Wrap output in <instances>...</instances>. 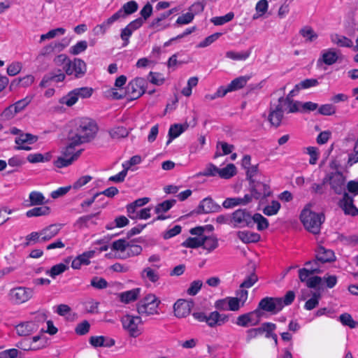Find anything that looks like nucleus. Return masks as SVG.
Returning <instances> with one entry per match:
<instances>
[{
  "label": "nucleus",
  "instance_id": "f257e3e1",
  "mask_svg": "<svg viewBox=\"0 0 358 358\" xmlns=\"http://www.w3.org/2000/svg\"><path fill=\"white\" fill-rule=\"evenodd\" d=\"M98 131V125L94 120L81 117L75 121V130H71L69 135L76 139L78 143L83 144L94 140Z\"/></svg>",
  "mask_w": 358,
  "mask_h": 358
},
{
  "label": "nucleus",
  "instance_id": "f03ea898",
  "mask_svg": "<svg viewBox=\"0 0 358 358\" xmlns=\"http://www.w3.org/2000/svg\"><path fill=\"white\" fill-rule=\"evenodd\" d=\"M300 220L304 228L308 232L314 235H318L320 234L321 226L325 220V216L322 213H315L306 207L300 214Z\"/></svg>",
  "mask_w": 358,
  "mask_h": 358
},
{
  "label": "nucleus",
  "instance_id": "7ed1b4c3",
  "mask_svg": "<svg viewBox=\"0 0 358 358\" xmlns=\"http://www.w3.org/2000/svg\"><path fill=\"white\" fill-rule=\"evenodd\" d=\"M68 140L69 143L62 150V157H59L57 160L54 162V164L57 168H63L71 165L75 160H76L83 150H80L75 152L76 146L81 145L78 143L77 141L74 139L71 136H68Z\"/></svg>",
  "mask_w": 358,
  "mask_h": 358
},
{
  "label": "nucleus",
  "instance_id": "20e7f679",
  "mask_svg": "<svg viewBox=\"0 0 358 358\" xmlns=\"http://www.w3.org/2000/svg\"><path fill=\"white\" fill-rule=\"evenodd\" d=\"M161 301L152 294H149L136 303V310L140 315L150 316L159 314L158 308Z\"/></svg>",
  "mask_w": 358,
  "mask_h": 358
},
{
  "label": "nucleus",
  "instance_id": "39448f33",
  "mask_svg": "<svg viewBox=\"0 0 358 358\" xmlns=\"http://www.w3.org/2000/svg\"><path fill=\"white\" fill-rule=\"evenodd\" d=\"M252 216L247 209L239 208L231 213L230 222L233 224L234 227L252 228L254 227Z\"/></svg>",
  "mask_w": 358,
  "mask_h": 358
},
{
  "label": "nucleus",
  "instance_id": "423d86ee",
  "mask_svg": "<svg viewBox=\"0 0 358 358\" xmlns=\"http://www.w3.org/2000/svg\"><path fill=\"white\" fill-rule=\"evenodd\" d=\"M92 92L93 89L92 87H83L76 88L63 96L60 100V103L66 104L68 106H72L78 101L79 98H89L92 96Z\"/></svg>",
  "mask_w": 358,
  "mask_h": 358
},
{
  "label": "nucleus",
  "instance_id": "0eeeda50",
  "mask_svg": "<svg viewBox=\"0 0 358 358\" xmlns=\"http://www.w3.org/2000/svg\"><path fill=\"white\" fill-rule=\"evenodd\" d=\"M121 322L123 329L128 332L131 337L136 338L141 334V331L138 327L139 324H143L141 316L127 314L121 318Z\"/></svg>",
  "mask_w": 358,
  "mask_h": 358
},
{
  "label": "nucleus",
  "instance_id": "6e6552de",
  "mask_svg": "<svg viewBox=\"0 0 358 358\" xmlns=\"http://www.w3.org/2000/svg\"><path fill=\"white\" fill-rule=\"evenodd\" d=\"M146 80L143 78H136L131 80L126 89V94L129 100H136L145 92Z\"/></svg>",
  "mask_w": 358,
  "mask_h": 358
},
{
  "label": "nucleus",
  "instance_id": "1a4fd4ad",
  "mask_svg": "<svg viewBox=\"0 0 358 358\" xmlns=\"http://www.w3.org/2000/svg\"><path fill=\"white\" fill-rule=\"evenodd\" d=\"M33 289L25 287L13 288L9 292L10 300L15 304H21L29 301L33 296Z\"/></svg>",
  "mask_w": 358,
  "mask_h": 358
},
{
  "label": "nucleus",
  "instance_id": "9d476101",
  "mask_svg": "<svg viewBox=\"0 0 358 358\" xmlns=\"http://www.w3.org/2000/svg\"><path fill=\"white\" fill-rule=\"evenodd\" d=\"M259 303V308L273 314L278 313L283 308L282 299L279 297L266 296L263 298Z\"/></svg>",
  "mask_w": 358,
  "mask_h": 358
},
{
  "label": "nucleus",
  "instance_id": "9b49d317",
  "mask_svg": "<svg viewBox=\"0 0 358 358\" xmlns=\"http://www.w3.org/2000/svg\"><path fill=\"white\" fill-rule=\"evenodd\" d=\"M250 192L255 199L265 198L271 195L270 186L263 181L253 180L249 182Z\"/></svg>",
  "mask_w": 358,
  "mask_h": 358
},
{
  "label": "nucleus",
  "instance_id": "f8f14e48",
  "mask_svg": "<svg viewBox=\"0 0 358 358\" xmlns=\"http://www.w3.org/2000/svg\"><path fill=\"white\" fill-rule=\"evenodd\" d=\"M64 70L67 75H71L75 73V77L77 78H82L87 71V66L85 62L79 58H75L73 61L66 64Z\"/></svg>",
  "mask_w": 358,
  "mask_h": 358
},
{
  "label": "nucleus",
  "instance_id": "ddd939ff",
  "mask_svg": "<svg viewBox=\"0 0 358 358\" xmlns=\"http://www.w3.org/2000/svg\"><path fill=\"white\" fill-rule=\"evenodd\" d=\"M222 210V207L216 203L211 197L203 199L199 204L197 208L192 212L196 214L218 213Z\"/></svg>",
  "mask_w": 358,
  "mask_h": 358
},
{
  "label": "nucleus",
  "instance_id": "4468645a",
  "mask_svg": "<svg viewBox=\"0 0 358 358\" xmlns=\"http://www.w3.org/2000/svg\"><path fill=\"white\" fill-rule=\"evenodd\" d=\"M338 206L344 211L345 215L355 216L358 215V209L354 205L353 196L344 192L343 198L339 201Z\"/></svg>",
  "mask_w": 358,
  "mask_h": 358
},
{
  "label": "nucleus",
  "instance_id": "2eb2a0df",
  "mask_svg": "<svg viewBox=\"0 0 358 358\" xmlns=\"http://www.w3.org/2000/svg\"><path fill=\"white\" fill-rule=\"evenodd\" d=\"M138 8V3L135 1H130L124 3L122 7L112 15V20L115 22L120 19H124L128 15L134 13Z\"/></svg>",
  "mask_w": 358,
  "mask_h": 358
},
{
  "label": "nucleus",
  "instance_id": "dca6fc26",
  "mask_svg": "<svg viewBox=\"0 0 358 358\" xmlns=\"http://www.w3.org/2000/svg\"><path fill=\"white\" fill-rule=\"evenodd\" d=\"M193 301H186L185 299L178 300L174 306V313L177 317L182 318L187 316L191 311V308L193 306Z\"/></svg>",
  "mask_w": 358,
  "mask_h": 358
},
{
  "label": "nucleus",
  "instance_id": "f3484780",
  "mask_svg": "<svg viewBox=\"0 0 358 358\" xmlns=\"http://www.w3.org/2000/svg\"><path fill=\"white\" fill-rule=\"evenodd\" d=\"M66 76L63 73L62 70L60 69H56L44 75L39 84V86L41 87H46L50 82H62L64 80Z\"/></svg>",
  "mask_w": 358,
  "mask_h": 358
},
{
  "label": "nucleus",
  "instance_id": "a211bd4d",
  "mask_svg": "<svg viewBox=\"0 0 358 358\" xmlns=\"http://www.w3.org/2000/svg\"><path fill=\"white\" fill-rule=\"evenodd\" d=\"M284 110L282 108V103L278 102L274 109L270 108L268 120L271 125L278 127L283 118Z\"/></svg>",
  "mask_w": 358,
  "mask_h": 358
},
{
  "label": "nucleus",
  "instance_id": "6ab92c4d",
  "mask_svg": "<svg viewBox=\"0 0 358 358\" xmlns=\"http://www.w3.org/2000/svg\"><path fill=\"white\" fill-rule=\"evenodd\" d=\"M297 92H298L296 90L295 85L294 88L289 92L286 97H284V96L281 95L278 99V102H282L285 104H289V112L292 113L299 111V106L301 105V102L298 101H294L292 99L293 96H294Z\"/></svg>",
  "mask_w": 358,
  "mask_h": 358
},
{
  "label": "nucleus",
  "instance_id": "aec40b11",
  "mask_svg": "<svg viewBox=\"0 0 358 358\" xmlns=\"http://www.w3.org/2000/svg\"><path fill=\"white\" fill-rule=\"evenodd\" d=\"M345 178L342 173H331V187L336 194H341L345 192Z\"/></svg>",
  "mask_w": 358,
  "mask_h": 358
},
{
  "label": "nucleus",
  "instance_id": "412c9836",
  "mask_svg": "<svg viewBox=\"0 0 358 358\" xmlns=\"http://www.w3.org/2000/svg\"><path fill=\"white\" fill-rule=\"evenodd\" d=\"M63 224H53L43 228L41 230V241L47 242L52 239L58 234Z\"/></svg>",
  "mask_w": 358,
  "mask_h": 358
},
{
  "label": "nucleus",
  "instance_id": "4be33fe9",
  "mask_svg": "<svg viewBox=\"0 0 358 358\" xmlns=\"http://www.w3.org/2000/svg\"><path fill=\"white\" fill-rule=\"evenodd\" d=\"M15 328L19 336H28L36 331L38 327L34 322L29 321L21 322L16 325Z\"/></svg>",
  "mask_w": 358,
  "mask_h": 358
},
{
  "label": "nucleus",
  "instance_id": "5701e85b",
  "mask_svg": "<svg viewBox=\"0 0 358 358\" xmlns=\"http://www.w3.org/2000/svg\"><path fill=\"white\" fill-rule=\"evenodd\" d=\"M338 59V55L334 48H329L323 52L322 57L317 60V66L324 63L327 65H332L335 64Z\"/></svg>",
  "mask_w": 358,
  "mask_h": 358
},
{
  "label": "nucleus",
  "instance_id": "b1692460",
  "mask_svg": "<svg viewBox=\"0 0 358 358\" xmlns=\"http://www.w3.org/2000/svg\"><path fill=\"white\" fill-rule=\"evenodd\" d=\"M115 340L111 338L105 337L103 336H91L90 338V343L95 347H106L110 348L115 345Z\"/></svg>",
  "mask_w": 358,
  "mask_h": 358
},
{
  "label": "nucleus",
  "instance_id": "393cba45",
  "mask_svg": "<svg viewBox=\"0 0 358 358\" xmlns=\"http://www.w3.org/2000/svg\"><path fill=\"white\" fill-rule=\"evenodd\" d=\"M316 259L321 263H327L334 262L336 258L333 250L320 246L317 251Z\"/></svg>",
  "mask_w": 358,
  "mask_h": 358
},
{
  "label": "nucleus",
  "instance_id": "a878e982",
  "mask_svg": "<svg viewBox=\"0 0 358 358\" xmlns=\"http://www.w3.org/2000/svg\"><path fill=\"white\" fill-rule=\"evenodd\" d=\"M209 320L211 321V327L214 328L227 322L229 321V315L226 314H220L218 311L215 310L210 313Z\"/></svg>",
  "mask_w": 358,
  "mask_h": 358
},
{
  "label": "nucleus",
  "instance_id": "bb28decb",
  "mask_svg": "<svg viewBox=\"0 0 358 358\" xmlns=\"http://www.w3.org/2000/svg\"><path fill=\"white\" fill-rule=\"evenodd\" d=\"M70 262V257H68L65 259V262L66 264H57L51 267L50 270L46 271V274L49 275L52 278H55L56 276L63 273L64 271H67L69 267L67 265Z\"/></svg>",
  "mask_w": 358,
  "mask_h": 358
},
{
  "label": "nucleus",
  "instance_id": "cd10ccee",
  "mask_svg": "<svg viewBox=\"0 0 358 358\" xmlns=\"http://www.w3.org/2000/svg\"><path fill=\"white\" fill-rule=\"evenodd\" d=\"M236 324L239 327H248L249 326H255L259 324L258 320L252 317L250 313L240 315L237 319Z\"/></svg>",
  "mask_w": 358,
  "mask_h": 358
},
{
  "label": "nucleus",
  "instance_id": "c85d7f7f",
  "mask_svg": "<svg viewBox=\"0 0 358 358\" xmlns=\"http://www.w3.org/2000/svg\"><path fill=\"white\" fill-rule=\"evenodd\" d=\"M237 236L245 243H257L261 238L259 234L248 231H240L237 233Z\"/></svg>",
  "mask_w": 358,
  "mask_h": 358
},
{
  "label": "nucleus",
  "instance_id": "c756f323",
  "mask_svg": "<svg viewBox=\"0 0 358 358\" xmlns=\"http://www.w3.org/2000/svg\"><path fill=\"white\" fill-rule=\"evenodd\" d=\"M141 289L135 288L120 294V301L124 303H129L136 301L140 294Z\"/></svg>",
  "mask_w": 358,
  "mask_h": 358
},
{
  "label": "nucleus",
  "instance_id": "7c9ffc66",
  "mask_svg": "<svg viewBox=\"0 0 358 358\" xmlns=\"http://www.w3.org/2000/svg\"><path fill=\"white\" fill-rule=\"evenodd\" d=\"M331 41L333 43L339 47L351 48L353 45V43L351 39L337 34L331 36Z\"/></svg>",
  "mask_w": 358,
  "mask_h": 358
},
{
  "label": "nucleus",
  "instance_id": "2f4dec72",
  "mask_svg": "<svg viewBox=\"0 0 358 358\" xmlns=\"http://www.w3.org/2000/svg\"><path fill=\"white\" fill-rule=\"evenodd\" d=\"M189 127V124L187 123H185L183 124H174L171 125L169 130V136L171 137V139H174L178 137L182 132L187 129Z\"/></svg>",
  "mask_w": 358,
  "mask_h": 358
},
{
  "label": "nucleus",
  "instance_id": "473e14b6",
  "mask_svg": "<svg viewBox=\"0 0 358 358\" xmlns=\"http://www.w3.org/2000/svg\"><path fill=\"white\" fill-rule=\"evenodd\" d=\"M38 139V136L29 133H22L15 138V142L17 145H22L24 143L33 144Z\"/></svg>",
  "mask_w": 358,
  "mask_h": 358
},
{
  "label": "nucleus",
  "instance_id": "72a5a7b5",
  "mask_svg": "<svg viewBox=\"0 0 358 358\" xmlns=\"http://www.w3.org/2000/svg\"><path fill=\"white\" fill-rule=\"evenodd\" d=\"M50 213V208L48 206H43L39 207H35L31 210H29L26 213L27 217H38L43 215H48Z\"/></svg>",
  "mask_w": 358,
  "mask_h": 358
},
{
  "label": "nucleus",
  "instance_id": "f704fd0d",
  "mask_svg": "<svg viewBox=\"0 0 358 358\" xmlns=\"http://www.w3.org/2000/svg\"><path fill=\"white\" fill-rule=\"evenodd\" d=\"M236 174V167L234 164H229L224 168L220 169L218 175L224 179H229Z\"/></svg>",
  "mask_w": 358,
  "mask_h": 358
},
{
  "label": "nucleus",
  "instance_id": "c9c22d12",
  "mask_svg": "<svg viewBox=\"0 0 358 358\" xmlns=\"http://www.w3.org/2000/svg\"><path fill=\"white\" fill-rule=\"evenodd\" d=\"M322 271L318 267L303 268L299 271V277L301 282L307 283L308 276L315 273H320Z\"/></svg>",
  "mask_w": 358,
  "mask_h": 358
},
{
  "label": "nucleus",
  "instance_id": "e433bc0d",
  "mask_svg": "<svg viewBox=\"0 0 358 358\" xmlns=\"http://www.w3.org/2000/svg\"><path fill=\"white\" fill-rule=\"evenodd\" d=\"M249 79L250 76H240L234 79L228 86L231 92L236 91L245 87Z\"/></svg>",
  "mask_w": 358,
  "mask_h": 358
},
{
  "label": "nucleus",
  "instance_id": "4c0bfd02",
  "mask_svg": "<svg viewBox=\"0 0 358 358\" xmlns=\"http://www.w3.org/2000/svg\"><path fill=\"white\" fill-rule=\"evenodd\" d=\"M29 203L27 206H39L45 203V197L42 193L39 192H31L29 194Z\"/></svg>",
  "mask_w": 358,
  "mask_h": 358
},
{
  "label": "nucleus",
  "instance_id": "58836bf2",
  "mask_svg": "<svg viewBox=\"0 0 358 358\" xmlns=\"http://www.w3.org/2000/svg\"><path fill=\"white\" fill-rule=\"evenodd\" d=\"M204 243L205 240H203V236L201 238L189 237L182 243V245L189 248H197L202 247Z\"/></svg>",
  "mask_w": 358,
  "mask_h": 358
},
{
  "label": "nucleus",
  "instance_id": "ea45409f",
  "mask_svg": "<svg viewBox=\"0 0 358 358\" xmlns=\"http://www.w3.org/2000/svg\"><path fill=\"white\" fill-rule=\"evenodd\" d=\"M176 203V200L170 199L166 200L160 203H158L155 208V212L157 214L161 213H166L169 211Z\"/></svg>",
  "mask_w": 358,
  "mask_h": 358
},
{
  "label": "nucleus",
  "instance_id": "a19ab883",
  "mask_svg": "<svg viewBox=\"0 0 358 358\" xmlns=\"http://www.w3.org/2000/svg\"><path fill=\"white\" fill-rule=\"evenodd\" d=\"M252 220H254V224L257 223V229L259 231H263L268 227L269 224L268 220L260 213H255L252 216Z\"/></svg>",
  "mask_w": 358,
  "mask_h": 358
},
{
  "label": "nucleus",
  "instance_id": "79ce46f5",
  "mask_svg": "<svg viewBox=\"0 0 358 358\" xmlns=\"http://www.w3.org/2000/svg\"><path fill=\"white\" fill-rule=\"evenodd\" d=\"M339 321L344 326H348L351 329L358 327V322L355 321L350 314L345 313L339 316Z\"/></svg>",
  "mask_w": 358,
  "mask_h": 358
},
{
  "label": "nucleus",
  "instance_id": "37998d69",
  "mask_svg": "<svg viewBox=\"0 0 358 358\" xmlns=\"http://www.w3.org/2000/svg\"><path fill=\"white\" fill-rule=\"evenodd\" d=\"M203 240H205V243L202 247L208 252L214 250L218 246L217 238L215 236H203Z\"/></svg>",
  "mask_w": 358,
  "mask_h": 358
},
{
  "label": "nucleus",
  "instance_id": "c03bdc74",
  "mask_svg": "<svg viewBox=\"0 0 358 358\" xmlns=\"http://www.w3.org/2000/svg\"><path fill=\"white\" fill-rule=\"evenodd\" d=\"M234 17V14L233 12H229L225 15L220 16V17H214L210 19L211 22H213L215 25L219 26L222 25L228 22H230L233 20Z\"/></svg>",
  "mask_w": 358,
  "mask_h": 358
},
{
  "label": "nucleus",
  "instance_id": "a18cd8bd",
  "mask_svg": "<svg viewBox=\"0 0 358 358\" xmlns=\"http://www.w3.org/2000/svg\"><path fill=\"white\" fill-rule=\"evenodd\" d=\"M250 50L241 52L234 51H228L226 52V57L234 60H245L250 55Z\"/></svg>",
  "mask_w": 358,
  "mask_h": 358
},
{
  "label": "nucleus",
  "instance_id": "49530a36",
  "mask_svg": "<svg viewBox=\"0 0 358 358\" xmlns=\"http://www.w3.org/2000/svg\"><path fill=\"white\" fill-rule=\"evenodd\" d=\"M46 341H43L37 346H32L31 343H28L25 341H20L17 343L16 346L23 350H36L43 348L45 346Z\"/></svg>",
  "mask_w": 358,
  "mask_h": 358
},
{
  "label": "nucleus",
  "instance_id": "de8ad7c7",
  "mask_svg": "<svg viewBox=\"0 0 358 358\" xmlns=\"http://www.w3.org/2000/svg\"><path fill=\"white\" fill-rule=\"evenodd\" d=\"M301 35L306 38V41L312 42L317 38L318 35L310 27H305L300 30Z\"/></svg>",
  "mask_w": 358,
  "mask_h": 358
},
{
  "label": "nucleus",
  "instance_id": "09e8293b",
  "mask_svg": "<svg viewBox=\"0 0 358 358\" xmlns=\"http://www.w3.org/2000/svg\"><path fill=\"white\" fill-rule=\"evenodd\" d=\"M280 208V203L278 201H272L271 204L266 206L263 209V213L267 216H271L278 213Z\"/></svg>",
  "mask_w": 358,
  "mask_h": 358
},
{
  "label": "nucleus",
  "instance_id": "8fccbe9b",
  "mask_svg": "<svg viewBox=\"0 0 358 358\" xmlns=\"http://www.w3.org/2000/svg\"><path fill=\"white\" fill-rule=\"evenodd\" d=\"M319 82L317 79L309 78L301 81L299 84L296 85V90L299 92L301 89H308L311 87L317 86Z\"/></svg>",
  "mask_w": 358,
  "mask_h": 358
},
{
  "label": "nucleus",
  "instance_id": "3c124183",
  "mask_svg": "<svg viewBox=\"0 0 358 358\" xmlns=\"http://www.w3.org/2000/svg\"><path fill=\"white\" fill-rule=\"evenodd\" d=\"M115 22V20H112V16L104 21L101 24L96 25L94 28L95 34H104L106 29Z\"/></svg>",
  "mask_w": 358,
  "mask_h": 358
},
{
  "label": "nucleus",
  "instance_id": "603ef678",
  "mask_svg": "<svg viewBox=\"0 0 358 358\" xmlns=\"http://www.w3.org/2000/svg\"><path fill=\"white\" fill-rule=\"evenodd\" d=\"M90 285L97 289H103L108 287V282L103 278L94 276L90 281Z\"/></svg>",
  "mask_w": 358,
  "mask_h": 358
},
{
  "label": "nucleus",
  "instance_id": "864d4df0",
  "mask_svg": "<svg viewBox=\"0 0 358 358\" xmlns=\"http://www.w3.org/2000/svg\"><path fill=\"white\" fill-rule=\"evenodd\" d=\"M65 31V29L61 27L50 30L48 33L41 36L40 41L43 42L46 39L53 38L58 34L63 35Z\"/></svg>",
  "mask_w": 358,
  "mask_h": 358
},
{
  "label": "nucleus",
  "instance_id": "5fc2aeb1",
  "mask_svg": "<svg viewBox=\"0 0 358 358\" xmlns=\"http://www.w3.org/2000/svg\"><path fill=\"white\" fill-rule=\"evenodd\" d=\"M110 135L113 138H120L129 135V131L124 127H117L110 131Z\"/></svg>",
  "mask_w": 358,
  "mask_h": 358
},
{
  "label": "nucleus",
  "instance_id": "6e6d98bb",
  "mask_svg": "<svg viewBox=\"0 0 358 358\" xmlns=\"http://www.w3.org/2000/svg\"><path fill=\"white\" fill-rule=\"evenodd\" d=\"M87 48V42L86 41H80L70 48L69 52L73 55H77L84 52Z\"/></svg>",
  "mask_w": 358,
  "mask_h": 358
},
{
  "label": "nucleus",
  "instance_id": "4d7b16f0",
  "mask_svg": "<svg viewBox=\"0 0 358 358\" xmlns=\"http://www.w3.org/2000/svg\"><path fill=\"white\" fill-rule=\"evenodd\" d=\"M222 35V33L217 32L210 36H207L203 41H201L198 45L197 48H206L211 45L213 42L219 38Z\"/></svg>",
  "mask_w": 358,
  "mask_h": 358
},
{
  "label": "nucleus",
  "instance_id": "13d9d810",
  "mask_svg": "<svg viewBox=\"0 0 358 358\" xmlns=\"http://www.w3.org/2000/svg\"><path fill=\"white\" fill-rule=\"evenodd\" d=\"M130 245V242H127L125 239H119L113 243L111 248L115 251L124 252L127 247Z\"/></svg>",
  "mask_w": 358,
  "mask_h": 358
},
{
  "label": "nucleus",
  "instance_id": "bf43d9fd",
  "mask_svg": "<svg viewBox=\"0 0 358 358\" xmlns=\"http://www.w3.org/2000/svg\"><path fill=\"white\" fill-rule=\"evenodd\" d=\"M122 166L124 167V169L122 171H120L118 174L110 176L108 178V181L117 183L124 182L125 177L127 176L129 167L126 166L124 164H122Z\"/></svg>",
  "mask_w": 358,
  "mask_h": 358
},
{
  "label": "nucleus",
  "instance_id": "052dcab7",
  "mask_svg": "<svg viewBox=\"0 0 358 358\" xmlns=\"http://www.w3.org/2000/svg\"><path fill=\"white\" fill-rule=\"evenodd\" d=\"M99 214V212L96 213H92L90 215L82 216L79 217L76 222V225L78 226L80 229L83 227H87V222L91 220L93 217L97 216Z\"/></svg>",
  "mask_w": 358,
  "mask_h": 358
},
{
  "label": "nucleus",
  "instance_id": "680f3d73",
  "mask_svg": "<svg viewBox=\"0 0 358 358\" xmlns=\"http://www.w3.org/2000/svg\"><path fill=\"white\" fill-rule=\"evenodd\" d=\"M220 169L217 168L213 164H209L205 169L203 172H200L198 176H215L216 174H218Z\"/></svg>",
  "mask_w": 358,
  "mask_h": 358
},
{
  "label": "nucleus",
  "instance_id": "e2e57ef3",
  "mask_svg": "<svg viewBox=\"0 0 358 358\" xmlns=\"http://www.w3.org/2000/svg\"><path fill=\"white\" fill-rule=\"evenodd\" d=\"M90 328V324L88 321L84 320L76 326L75 331L78 335L83 336L89 332Z\"/></svg>",
  "mask_w": 358,
  "mask_h": 358
},
{
  "label": "nucleus",
  "instance_id": "0e129e2a",
  "mask_svg": "<svg viewBox=\"0 0 358 358\" xmlns=\"http://www.w3.org/2000/svg\"><path fill=\"white\" fill-rule=\"evenodd\" d=\"M204 8L205 3L203 1H197L189 6L188 10L189 13H192L193 17H194V15L201 13L203 11Z\"/></svg>",
  "mask_w": 358,
  "mask_h": 358
},
{
  "label": "nucleus",
  "instance_id": "69168bd1",
  "mask_svg": "<svg viewBox=\"0 0 358 358\" xmlns=\"http://www.w3.org/2000/svg\"><path fill=\"white\" fill-rule=\"evenodd\" d=\"M239 205H242L240 197L227 198L222 203L224 208H231Z\"/></svg>",
  "mask_w": 358,
  "mask_h": 358
},
{
  "label": "nucleus",
  "instance_id": "338daca9",
  "mask_svg": "<svg viewBox=\"0 0 358 358\" xmlns=\"http://www.w3.org/2000/svg\"><path fill=\"white\" fill-rule=\"evenodd\" d=\"M22 68L20 62H13L7 67V73L10 76L18 74Z\"/></svg>",
  "mask_w": 358,
  "mask_h": 358
},
{
  "label": "nucleus",
  "instance_id": "774afa93",
  "mask_svg": "<svg viewBox=\"0 0 358 358\" xmlns=\"http://www.w3.org/2000/svg\"><path fill=\"white\" fill-rule=\"evenodd\" d=\"M202 285H203V282L201 280L193 281L190 284V286L187 291V294L191 296L196 295L199 292V291L201 289Z\"/></svg>",
  "mask_w": 358,
  "mask_h": 358
}]
</instances>
